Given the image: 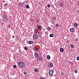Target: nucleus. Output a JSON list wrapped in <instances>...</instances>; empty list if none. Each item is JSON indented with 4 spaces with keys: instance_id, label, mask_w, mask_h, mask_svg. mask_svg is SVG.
Here are the masks:
<instances>
[{
    "instance_id": "nucleus-8",
    "label": "nucleus",
    "mask_w": 79,
    "mask_h": 79,
    "mask_svg": "<svg viewBox=\"0 0 79 79\" xmlns=\"http://www.w3.org/2000/svg\"><path fill=\"white\" fill-rule=\"evenodd\" d=\"M28 43L29 44H34V42L31 41H29Z\"/></svg>"
},
{
    "instance_id": "nucleus-4",
    "label": "nucleus",
    "mask_w": 79,
    "mask_h": 79,
    "mask_svg": "<svg viewBox=\"0 0 79 79\" xmlns=\"http://www.w3.org/2000/svg\"><path fill=\"white\" fill-rule=\"evenodd\" d=\"M33 38L34 39H36L37 38V35L36 34H34L33 35Z\"/></svg>"
},
{
    "instance_id": "nucleus-7",
    "label": "nucleus",
    "mask_w": 79,
    "mask_h": 79,
    "mask_svg": "<svg viewBox=\"0 0 79 79\" xmlns=\"http://www.w3.org/2000/svg\"><path fill=\"white\" fill-rule=\"evenodd\" d=\"M70 31L71 32H74L75 31L74 28H72L71 29H70Z\"/></svg>"
},
{
    "instance_id": "nucleus-11",
    "label": "nucleus",
    "mask_w": 79,
    "mask_h": 79,
    "mask_svg": "<svg viewBox=\"0 0 79 79\" xmlns=\"http://www.w3.org/2000/svg\"><path fill=\"white\" fill-rule=\"evenodd\" d=\"M39 60L40 62H42V61H43V59L42 58H39Z\"/></svg>"
},
{
    "instance_id": "nucleus-35",
    "label": "nucleus",
    "mask_w": 79,
    "mask_h": 79,
    "mask_svg": "<svg viewBox=\"0 0 79 79\" xmlns=\"http://www.w3.org/2000/svg\"><path fill=\"white\" fill-rule=\"evenodd\" d=\"M47 31H45L44 32V34H47Z\"/></svg>"
},
{
    "instance_id": "nucleus-30",
    "label": "nucleus",
    "mask_w": 79,
    "mask_h": 79,
    "mask_svg": "<svg viewBox=\"0 0 79 79\" xmlns=\"http://www.w3.org/2000/svg\"><path fill=\"white\" fill-rule=\"evenodd\" d=\"M48 8H49V7H50V4H48Z\"/></svg>"
},
{
    "instance_id": "nucleus-6",
    "label": "nucleus",
    "mask_w": 79,
    "mask_h": 79,
    "mask_svg": "<svg viewBox=\"0 0 79 79\" xmlns=\"http://www.w3.org/2000/svg\"><path fill=\"white\" fill-rule=\"evenodd\" d=\"M35 56L36 58V59H37L38 58H39V55L38 53H36L35 54Z\"/></svg>"
},
{
    "instance_id": "nucleus-26",
    "label": "nucleus",
    "mask_w": 79,
    "mask_h": 79,
    "mask_svg": "<svg viewBox=\"0 0 79 79\" xmlns=\"http://www.w3.org/2000/svg\"><path fill=\"white\" fill-rule=\"evenodd\" d=\"M77 60H79V56H78L77 58Z\"/></svg>"
},
{
    "instance_id": "nucleus-12",
    "label": "nucleus",
    "mask_w": 79,
    "mask_h": 79,
    "mask_svg": "<svg viewBox=\"0 0 79 79\" xmlns=\"http://www.w3.org/2000/svg\"><path fill=\"white\" fill-rule=\"evenodd\" d=\"M59 5L60 6H63L64 5V4L62 3H60Z\"/></svg>"
},
{
    "instance_id": "nucleus-16",
    "label": "nucleus",
    "mask_w": 79,
    "mask_h": 79,
    "mask_svg": "<svg viewBox=\"0 0 79 79\" xmlns=\"http://www.w3.org/2000/svg\"><path fill=\"white\" fill-rule=\"evenodd\" d=\"M75 73H77V69H76L74 71Z\"/></svg>"
},
{
    "instance_id": "nucleus-17",
    "label": "nucleus",
    "mask_w": 79,
    "mask_h": 79,
    "mask_svg": "<svg viewBox=\"0 0 79 79\" xmlns=\"http://www.w3.org/2000/svg\"><path fill=\"white\" fill-rule=\"evenodd\" d=\"M50 29H51V28L49 27H48L47 28V30L48 31H50Z\"/></svg>"
},
{
    "instance_id": "nucleus-13",
    "label": "nucleus",
    "mask_w": 79,
    "mask_h": 79,
    "mask_svg": "<svg viewBox=\"0 0 79 79\" xmlns=\"http://www.w3.org/2000/svg\"><path fill=\"white\" fill-rule=\"evenodd\" d=\"M38 32V30H37V29H36L35 30L34 32H35V33H36V34H37Z\"/></svg>"
},
{
    "instance_id": "nucleus-24",
    "label": "nucleus",
    "mask_w": 79,
    "mask_h": 79,
    "mask_svg": "<svg viewBox=\"0 0 79 79\" xmlns=\"http://www.w3.org/2000/svg\"><path fill=\"white\" fill-rule=\"evenodd\" d=\"M4 5H5V6H8V4H7V3H5L4 4Z\"/></svg>"
},
{
    "instance_id": "nucleus-9",
    "label": "nucleus",
    "mask_w": 79,
    "mask_h": 79,
    "mask_svg": "<svg viewBox=\"0 0 79 79\" xmlns=\"http://www.w3.org/2000/svg\"><path fill=\"white\" fill-rule=\"evenodd\" d=\"M38 29H42V27H41L40 25H39L38 26Z\"/></svg>"
},
{
    "instance_id": "nucleus-18",
    "label": "nucleus",
    "mask_w": 79,
    "mask_h": 79,
    "mask_svg": "<svg viewBox=\"0 0 79 79\" xmlns=\"http://www.w3.org/2000/svg\"><path fill=\"white\" fill-rule=\"evenodd\" d=\"M50 37H53V34H51L50 35H49Z\"/></svg>"
},
{
    "instance_id": "nucleus-29",
    "label": "nucleus",
    "mask_w": 79,
    "mask_h": 79,
    "mask_svg": "<svg viewBox=\"0 0 79 79\" xmlns=\"http://www.w3.org/2000/svg\"><path fill=\"white\" fill-rule=\"evenodd\" d=\"M34 50H37V48H34Z\"/></svg>"
},
{
    "instance_id": "nucleus-14",
    "label": "nucleus",
    "mask_w": 79,
    "mask_h": 79,
    "mask_svg": "<svg viewBox=\"0 0 79 79\" xmlns=\"http://www.w3.org/2000/svg\"><path fill=\"white\" fill-rule=\"evenodd\" d=\"M64 50L63 49V48H61L60 49V52H63Z\"/></svg>"
},
{
    "instance_id": "nucleus-2",
    "label": "nucleus",
    "mask_w": 79,
    "mask_h": 79,
    "mask_svg": "<svg viewBox=\"0 0 79 79\" xmlns=\"http://www.w3.org/2000/svg\"><path fill=\"white\" fill-rule=\"evenodd\" d=\"M2 16L4 20L5 21H8V17H6V16L5 15H2Z\"/></svg>"
},
{
    "instance_id": "nucleus-10",
    "label": "nucleus",
    "mask_w": 79,
    "mask_h": 79,
    "mask_svg": "<svg viewBox=\"0 0 79 79\" xmlns=\"http://www.w3.org/2000/svg\"><path fill=\"white\" fill-rule=\"evenodd\" d=\"M47 58L48 60H49V59H50V56L49 55H47Z\"/></svg>"
},
{
    "instance_id": "nucleus-21",
    "label": "nucleus",
    "mask_w": 79,
    "mask_h": 79,
    "mask_svg": "<svg viewBox=\"0 0 79 79\" xmlns=\"http://www.w3.org/2000/svg\"><path fill=\"white\" fill-rule=\"evenodd\" d=\"M56 16H55L53 19V20L55 21V20H56Z\"/></svg>"
},
{
    "instance_id": "nucleus-36",
    "label": "nucleus",
    "mask_w": 79,
    "mask_h": 79,
    "mask_svg": "<svg viewBox=\"0 0 79 79\" xmlns=\"http://www.w3.org/2000/svg\"><path fill=\"white\" fill-rule=\"evenodd\" d=\"M12 38H13V39H14V38H15V36H14V35H12Z\"/></svg>"
},
{
    "instance_id": "nucleus-5",
    "label": "nucleus",
    "mask_w": 79,
    "mask_h": 79,
    "mask_svg": "<svg viewBox=\"0 0 79 79\" xmlns=\"http://www.w3.org/2000/svg\"><path fill=\"white\" fill-rule=\"evenodd\" d=\"M48 67H53V64L52 63H50L48 64Z\"/></svg>"
},
{
    "instance_id": "nucleus-25",
    "label": "nucleus",
    "mask_w": 79,
    "mask_h": 79,
    "mask_svg": "<svg viewBox=\"0 0 79 79\" xmlns=\"http://www.w3.org/2000/svg\"><path fill=\"white\" fill-rule=\"evenodd\" d=\"M23 74L25 75H26V74H27V73L26 72H23Z\"/></svg>"
},
{
    "instance_id": "nucleus-3",
    "label": "nucleus",
    "mask_w": 79,
    "mask_h": 79,
    "mask_svg": "<svg viewBox=\"0 0 79 79\" xmlns=\"http://www.w3.org/2000/svg\"><path fill=\"white\" fill-rule=\"evenodd\" d=\"M53 74V71L50 70L49 72V76H52Z\"/></svg>"
},
{
    "instance_id": "nucleus-34",
    "label": "nucleus",
    "mask_w": 79,
    "mask_h": 79,
    "mask_svg": "<svg viewBox=\"0 0 79 79\" xmlns=\"http://www.w3.org/2000/svg\"><path fill=\"white\" fill-rule=\"evenodd\" d=\"M56 27H58V24H56Z\"/></svg>"
},
{
    "instance_id": "nucleus-22",
    "label": "nucleus",
    "mask_w": 79,
    "mask_h": 79,
    "mask_svg": "<svg viewBox=\"0 0 79 79\" xmlns=\"http://www.w3.org/2000/svg\"><path fill=\"white\" fill-rule=\"evenodd\" d=\"M71 47L72 48H74V45H73V44H72V45H71Z\"/></svg>"
},
{
    "instance_id": "nucleus-19",
    "label": "nucleus",
    "mask_w": 79,
    "mask_h": 79,
    "mask_svg": "<svg viewBox=\"0 0 79 79\" xmlns=\"http://www.w3.org/2000/svg\"><path fill=\"white\" fill-rule=\"evenodd\" d=\"M35 72L36 73L38 72V69H35Z\"/></svg>"
},
{
    "instance_id": "nucleus-37",
    "label": "nucleus",
    "mask_w": 79,
    "mask_h": 79,
    "mask_svg": "<svg viewBox=\"0 0 79 79\" xmlns=\"http://www.w3.org/2000/svg\"><path fill=\"white\" fill-rule=\"evenodd\" d=\"M38 21H37V23H39V20H38Z\"/></svg>"
},
{
    "instance_id": "nucleus-28",
    "label": "nucleus",
    "mask_w": 79,
    "mask_h": 79,
    "mask_svg": "<svg viewBox=\"0 0 79 79\" xmlns=\"http://www.w3.org/2000/svg\"><path fill=\"white\" fill-rule=\"evenodd\" d=\"M13 67L14 68H16V65H14Z\"/></svg>"
},
{
    "instance_id": "nucleus-20",
    "label": "nucleus",
    "mask_w": 79,
    "mask_h": 79,
    "mask_svg": "<svg viewBox=\"0 0 79 79\" xmlns=\"http://www.w3.org/2000/svg\"><path fill=\"white\" fill-rule=\"evenodd\" d=\"M74 26H75L76 27H77V23H74Z\"/></svg>"
},
{
    "instance_id": "nucleus-33",
    "label": "nucleus",
    "mask_w": 79,
    "mask_h": 79,
    "mask_svg": "<svg viewBox=\"0 0 79 79\" xmlns=\"http://www.w3.org/2000/svg\"><path fill=\"white\" fill-rule=\"evenodd\" d=\"M63 74H64L63 73H60V75H63Z\"/></svg>"
},
{
    "instance_id": "nucleus-27",
    "label": "nucleus",
    "mask_w": 79,
    "mask_h": 79,
    "mask_svg": "<svg viewBox=\"0 0 79 79\" xmlns=\"http://www.w3.org/2000/svg\"><path fill=\"white\" fill-rule=\"evenodd\" d=\"M24 48H25V50H27V47H25Z\"/></svg>"
},
{
    "instance_id": "nucleus-1",
    "label": "nucleus",
    "mask_w": 79,
    "mask_h": 79,
    "mask_svg": "<svg viewBox=\"0 0 79 79\" xmlns=\"http://www.w3.org/2000/svg\"><path fill=\"white\" fill-rule=\"evenodd\" d=\"M18 65L20 68H23L25 64L22 62H20L18 63Z\"/></svg>"
},
{
    "instance_id": "nucleus-15",
    "label": "nucleus",
    "mask_w": 79,
    "mask_h": 79,
    "mask_svg": "<svg viewBox=\"0 0 79 79\" xmlns=\"http://www.w3.org/2000/svg\"><path fill=\"white\" fill-rule=\"evenodd\" d=\"M26 7L27 8V9H28V8H29V5H27L26 6Z\"/></svg>"
},
{
    "instance_id": "nucleus-32",
    "label": "nucleus",
    "mask_w": 79,
    "mask_h": 79,
    "mask_svg": "<svg viewBox=\"0 0 79 79\" xmlns=\"http://www.w3.org/2000/svg\"><path fill=\"white\" fill-rule=\"evenodd\" d=\"M40 79H45V78L41 77H40Z\"/></svg>"
},
{
    "instance_id": "nucleus-31",
    "label": "nucleus",
    "mask_w": 79,
    "mask_h": 79,
    "mask_svg": "<svg viewBox=\"0 0 79 79\" xmlns=\"http://www.w3.org/2000/svg\"><path fill=\"white\" fill-rule=\"evenodd\" d=\"M78 40H79V39H78V38H77L76 39V41H78Z\"/></svg>"
},
{
    "instance_id": "nucleus-23",
    "label": "nucleus",
    "mask_w": 79,
    "mask_h": 79,
    "mask_svg": "<svg viewBox=\"0 0 79 79\" xmlns=\"http://www.w3.org/2000/svg\"><path fill=\"white\" fill-rule=\"evenodd\" d=\"M11 25L10 24H9L8 25V27L9 28H10L11 27Z\"/></svg>"
}]
</instances>
